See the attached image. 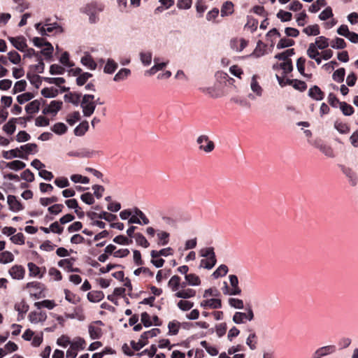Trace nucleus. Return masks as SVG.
Segmentation results:
<instances>
[{
	"label": "nucleus",
	"mask_w": 358,
	"mask_h": 358,
	"mask_svg": "<svg viewBox=\"0 0 358 358\" xmlns=\"http://www.w3.org/2000/svg\"><path fill=\"white\" fill-rule=\"evenodd\" d=\"M89 129V123L87 120L80 122L75 129L74 134L77 136H83Z\"/></svg>",
	"instance_id": "31"
},
{
	"label": "nucleus",
	"mask_w": 358,
	"mask_h": 358,
	"mask_svg": "<svg viewBox=\"0 0 358 358\" xmlns=\"http://www.w3.org/2000/svg\"><path fill=\"white\" fill-rule=\"evenodd\" d=\"M62 104V101H52L49 106L43 109L42 113L43 115L52 114L55 115L61 110Z\"/></svg>",
	"instance_id": "6"
},
{
	"label": "nucleus",
	"mask_w": 358,
	"mask_h": 358,
	"mask_svg": "<svg viewBox=\"0 0 358 358\" xmlns=\"http://www.w3.org/2000/svg\"><path fill=\"white\" fill-rule=\"evenodd\" d=\"M51 130L57 135H63L67 131L68 127L63 122H57L51 127Z\"/></svg>",
	"instance_id": "37"
},
{
	"label": "nucleus",
	"mask_w": 358,
	"mask_h": 358,
	"mask_svg": "<svg viewBox=\"0 0 358 358\" xmlns=\"http://www.w3.org/2000/svg\"><path fill=\"white\" fill-rule=\"evenodd\" d=\"M185 280L187 282L188 285L198 286L201 284V280L198 275L194 273H189L185 275Z\"/></svg>",
	"instance_id": "40"
},
{
	"label": "nucleus",
	"mask_w": 358,
	"mask_h": 358,
	"mask_svg": "<svg viewBox=\"0 0 358 358\" xmlns=\"http://www.w3.org/2000/svg\"><path fill=\"white\" fill-rule=\"evenodd\" d=\"M8 60L13 64H19L21 62L20 55L15 50L10 51L8 53Z\"/></svg>",
	"instance_id": "62"
},
{
	"label": "nucleus",
	"mask_w": 358,
	"mask_h": 358,
	"mask_svg": "<svg viewBox=\"0 0 358 358\" xmlns=\"http://www.w3.org/2000/svg\"><path fill=\"white\" fill-rule=\"evenodd\" d=\"M2 155L3 157L6 159H11L13 158H21L24 159H27V157H26L24 154L20 153L19 148H16L15 149H12L8 151H3Z\"/></svg>",
	"instance_id": "13"
},
{
	"label": "nucleus",
	"mask_w": 358,
	"mask_h": 358,
	"mask_svg": "<svg viewBox=\"0 0 358 358\" xmlns=\"http://www.w3.org/2000/svg\"><path fill=\"white\" fill-rule=\"evenodd\" d=\"M345 76V69L344 68H339L334 72L332 78L336 83H341L344 81Z\"/></svg>",
	"instance_id": "43"
},
{
	"label": "nucleus",
	"mask_w": 358,
	"mask_h": 358,
	"mask_svg": "<svg viewBox=\"0 0 358 358\" xmlns=\"http://www.w3.org/2000/svg\"><path fill=\"white\" fill-rule=\"evenodd\" d=\"M180 277L177 275L172 276L168 282L169 287H170L173 292L177 291L180 288Z\"/></svg>",
	"instance_id": "41"
},
{
	"label": "nucleus",
	"mask_w": 358,
	"mask_h": 358,
	"mask_svg": "<svg viewBox=\"0 0 358 358\" xmlns=\"http://www.w3.org/2000/svg\"><path fill=\"white\" fill-rule=\"evenodd\" d=\"M88 331L91 339H99L102 336V330L99 327H96L93 324L88 326Z\"/></svg>",
	"instance_id": "32"
},
{
	"label": "nucleus",
	"mask_w": 358,
	"mask_h": 358,
	"mask_svg": "<svg viewBox=\"0 0 358 358\" xmlns=\"http://www.w3.org/2000/svg\"><path fill=\"white\" fill-rule=\"evenodd\" d=\"M176 296L180 299H189L196 295V291L193 289H182L176 293Z\"/></svg>",
	"instance_id": "34"
},
{
	"label": "nucleus",
	"mask_w": 358,
	"mask_h": 358,
	"mask_svg": "<svg viewBox=\"0 0 358 358\" xmlns=\"http://www.w3.org/2000/svg\"><path fill=\"white\" fill-rule=\"evenodd\" d=\"M9 275L15 280H22L24 277L25 268L21 265H14L8 271Z\"/></svg>",
	"instance_id": "8"
},
{
	"label": "nucleus",
	"mask_w": 358,
	"mask_h": 358,
	"mask_svg": "<svg viewBox=\"0 0 358 358\" xmlns=\"http://www.w3.org/2000/svg\"><path fill=\"white\" fill-rule=\"evenodd\" d=\"M234 13V3L230 1H225L221 7V16L226 17Z\"/></svg>",
	"instance_id": "27"
},
{
	"label": "nucleus",
	"mask_w": 358,
	"mask_h": 358,
	"mask_svg": "<svg viewBox=\"0 0 358 358\" xmlns=\"http://www.w3.org/2000/svg\"><path fill=\"white\" fill-rule=\"evenodd\" d=\"M94 95L93 94H85L83 96L80 107L83 109V113L85 117H90L94 113L96 109V103L94 102Z\"/></svg>",
	"instance_id": "3"
},
{
	"label": "nucleus",
	"mask_w": 358,
	"mask_h": 358,
	"mask_svg": "<svg viewBox=\"0 0 358 358\" xmlns=\"http://www.w3.org/2000/svg\"><path fill=\"white\" fill-rule=\"evenodd\" d=\"M342 172L348 178L350 184L355 187L357 185L358 178L356 173L349 167L345 166H341Z\"/></svg>",
	"instance_id": "12"
},
{
	"label": "nucleus",
	"mask_w": 358,
	"mask_h": 358,
	"mask_svg": "<svg viewBox=\"0 0 358 358\" xmlns=\"http://www.w3.org/2000/svg\"><path fill=\"white\" fill-rule=\"evenodd\" d=\"M308 95L312 99L315 101H322L324 98V93L317 85H313L309 90Z\"/></svg>",
	"instance_id": "14"
},
{
	"label": "nucleus",
	"mask_w": 358,
	"mask_h": 358,
	"mask_svg": "<svg viewBox=\"0 0 358 358\" xmlns=\"http://www.w3.org/2000/svg\"><path fill=\"white\" fill-rule=\"evenodd\" d=\"M196 143L199 145V149L206 153L211 152L215 149V143L210 140L207 135H200L196 138Z\"/></svg>",
	"instance_id": "4"
},
{
	"label": "nucleus",
	"mask_w": 358,
	"mask_h": 358,
	"mask_svg": "<svg viewBox=\"0 0 358 358\" xmlns=\"http://www.w3.org/2000/svg\"><path fill=\"white\" fill-rule=\"evenodd\" d=\"M315 46L319 50H324L329 47V38H326L325 36H321L315 39Z\"/></svg>",
	"instance_id": "44"
},
{
	"label": "nucleus",
	"mask_w": 358,
	"mask_h": 358,
	"mask_svg": "<svg viewBox=\"0 0 358 358\" xmlns=\"http://www.w3.org/2000/svg\"><path fill=\"white\" fill-rule=\"evenodd\" d=\"M14 260L13 255L9 251H4L0 253V263L8 264Z\"/></svg>",
	"instance_id": "56"
},
{
	"label": "nucleus",
	"mask_w": 358,
	"mask_h": 358,
	"mask_svg": "<svg viewBox=\"0 0 358 358\" xmlns=\"http://www.w3.org/2000/svg\"><path fill=\"white\" fill-rule=\"evenodd\" d=\"M29 306L24 300L15 305V309L18 312V315L25 314L29 310Z\"/></svg>",
	"instance_id": "52"
},
{
	"label": "nucleus",
	"mask_w": 358,
	"mask_h": 358,
	"mask_svg": "<svg viewBox=\"0 0 358 358\" xmlns=\"http://www.w3.org/2000/svg\"><path fill=\"white\" fill-rule=\"evenodd\" d=\"M266 45L263 43L262 41H259L257 42V46L254 50L253 52L250 55V56L255 57H260L265 55L266 53Z\"/></svg>",
	"instance_id": "35"
},
{
	"label": "nucleus",
	"mask_w": 358,
	"mask_h": 358,
	"mask_svg": "<svg viewBox=\"0 0 358 358\" xmlns=\"http://www.w3.org/2000/svg\"><path fill=\"white\" fill-rule=\"evenodd\" d=\"M229 271L228 267L225 264H221L217 269L213 273L212 275L214 278H218L220 277L225 276Z\"/></svg>",
	"instance_id": "46"
},
{
	"label": "nucleus",
	"mask_w": 358,
	"mask_h": 358,
	"mask_svg": "<svg viewBox=\"0 0 358 358\" xmlns=\"http://www.w3.org/2000/svg\"><path fill=\"white\" fill-rule=\"evenodd\" d=\"M70 346L73 350H83L85 348V341L81 337H76L72 342L70 341Z\"/></svg>",
	"instance_id": "25"
},
{
	"label": "nucleus",
	"mask_w": 358,
	"mask_h": 358,
	"mask_svg": "<svg viewBox=\"0 0 358 358\" xmlns=\"http://www.w3.org/2000/svg\"><path fill=\"white\" fill-rule=\"evenodd\" d=\"M104 6L103 4L93 1L87 3L83 9V12L85 14H92L95 13L101 12L103 10Z\"/></svg>",
	"instance_id": "9"
},
{
	"label": "nucleus",
	"mask_w": 358,
	"mask_h": 358,
	"mask_svg": "<svg viewBox=\"0 0 358 358\" xmlns=\"http://www.w3.org/2000/svg\"><path fill=\"white\" fill-rule=\"evenodd\" d=\"M295 43L294 41L292 39H289L287 38H281L277 44V49L280 50L285 48H289L294 45Z\"/></svg>",
	"instance_id": "54"
},
{
	"label": "nucleus",
	"mask_w": 358,
	"mask_h": 358,
	"mask_svg": "<svg viewBox=\"0 0 358 358\" xmlns=\"http://www.w3.org/2000/svg\"><path fill=\"white\" fill-rule=\"evenodd\" d=\"M37 148L38 146L36 143H27L21 145L19 148L20 151H23L24 152L22 153L27 157V155L36 153L38 151Z\"/></svg>",
	"instance_id": "33"
},
{
	"label": "nucleus",
	"mask_w": 358,
	"mask_h": 358,
	"mask_svg": "<svg viewBox=\"0 0 358 358\" xmlns=\"http://www.w3.org/2000/svg\"><path fill=\"white\" fill-rule=\"evenodd\" d=\"M131 70L129 69L122 68L115 75L113 80L115 82H120L127 79L131 75Z\"/></svg>",
	"instance_id": "30"
},
{
	"label": "nucleus",
	"mask_w": 358,
	"mask_h": 358,
	"mask_svg": "<svg viewBox=\"0 0 358 358\" xmlns=\"http://www.w3.org/2000/svg\"><path fill=\"white\" fill-rule=\"evenodd\" d=\"M43 103V104L45 103V101L43 99H35L31 102H29L27 106H25V110L29 114H33L38 113L40 109L41 103Z\"/></svg>",
	"instance_id": "15"
},
{
	"label": "nucleus",
	"mask_w": 358,
	"mask_h": 358,
	"mask_svg": "<svg viewBox=\"0 0 358 358\" xmlns=\"http://www.w3.org/2000/svg\"><path fill=\"white\" fill-rule=\"evenodd\" d=\"M160 332L161 330L158 328H154L151 330L145 331L141 335V338L138 342H136L135 341H131L130 345L134 350L139 351L148 343V339L150 338L157 336L160 334Z\"/></svg>",
	"instance_id": "2"
},
{
	"label": "nucleus",
	"mask_w": 358,
	"mask_h": 358,
	"mask_svg": "<svg viewBox=\"0 0 358 358\" xmlns=\"http://www.w3.org/2000/svg\"><path fill=\"white\" fill-rule=\"evenodd\" d=\"M339 107L343 114L345 116H350L355 112L354 108L351 105L344 101L340 103Z\"/></svg>",
	"instance_id": "49"
},
{
	"label": "nucleus",
	"mask_w": 358,
	"mask_h": 358,
	"mask_svg": "<svg viewBox=\"0 0 358 358\" xmlns=\"http://www.w3.org/2000/svg\"><path fill=\"white\" fill-rule=\"evenodd\" d=\"M69 157H75L79 158H90L93 155V152L83 148L76 151H70L67 153Z\"/></svg>",
	"instance_id": "21"
},
{
	"label": "nucleus",
	"mask_w": 358,
	"mask_h": 358,
	"mask_svg": "<svg viewBox=\"0 0 358 358\" xmlns=\"http://www.w3.org/2000/svg\"><path fill=\"white\" fill-rule=\"evenodd\" d=\"M80 120V114L79 111H74L72 113L69 114L66 117V122L71 125L73 126L76 124V122Z\"/></svg>",
	"instance_id": "64"
},
{
	"label": "nucleus",
	"mask_w": 358,
	"mask_h": 358,
	"mask_svg": "<svg viewBox=\"0 0 358 358\" xmlns=\"http://www.w3.org/2000/svg\"><path fill=\"white\" fill-rule=\"evenodd\" d=\"M80 62L83 66L90 70H95L97 66L96 63L93 59L92 55L89 53H85V55L81 57Z\"/></svg>",
	"instance_id": "19"
},
{
	"label": "nucleus",
	"mask_w": 358,
	"mask_h": 358,
	"mask_svg": "<svg viewBox=\"0 0 358 358\" xmlns=\"http://www.w3.org/2000/svg\"><path fill=\"white\" fill-rule=\"evenodd\" d=\"M41 93L45 98H55L58 95L59 90L54 87H45Z\"/></svg>",
	"instance_id": "45"
},
{
	"label": "nucleus",
	"mask_w": 358,
	"mask_h": 358,
	"mask_svg": "<svg viewBox=\"0 0 358 358\" xmlns=\"http://www.w3.org/2000/svg\"><path fill=\"white\" fill-rule=\"evenodd\" d=\"M27 266L30 277H36L41 279L43 277L46 271L44 267L43 271H41V268L33 262L28 263Z\"/></svg>",
	"instance_id": "11"
},
{
	"label": "nucleus",
	"mask_w": 358,
	"mask_h": 358,
	"mask_svg": "<svg viewBox=\"0 0 358 358\" xmlns=\"http://www.w3.org/2000/svg\"><path fill=\"white\" fill-rule=\"evenodd\" d=\"M59 62L66 67H72L74 63L70 61V55L68 52H64L59 57Z\"/></svg>",
	"instance_id": "50"
},
{
	"label": "nucleus",
	"mask_w": 358,
	"mask_h": 358,
	"mask_svg": "<svg viewBox=\"0 0 358 358\" xmlns=\"http://www.w3.org/2000/svg\"><path fill=\"white\" fill-rule=\"evenodd\" d=\"M250 87L252 91L256 94L257 96H262V88L259 85L258 82L257 81V76L254 75L252 77L251 83H250Z\"/></svg>",
	"instance_id": "42"
},
{
	"label": "nucleus",
	"mask_w": 358,
	"mask_h": 358,
	"mask_svg": "<svg viewBox=\"0 0 358 358\" xmlns=\"http://www.w3.org/2000/svg\"><path fill=\"white\" fill-rule=\"evenodd\" d=\"M45 48L40 51V54L44 55L46 60L50 61L54 51L53 45L48 41L44 42Z\"/></svg>",
	"instance_id": "23"
},
{
	"label": "nucleus",
	"mask_w": 358,
	"mask_h": 358,
	"mask_svg": "<svg viewBox=\"0 0 358 358\" xmlns=\"http://www.w3.org/2000/svg\"><path fill=\"white\" fill-rule=\"evenodd\" d=\"M81 94L77 92H69L64 96L65 102L71 103L76 106H78L80 103Z\"/></svg>",
	"instance_id": "18"
},
{
	"label": "nucleus",
	"mask_w": 358,
	"mask_h": 358,
	"mask_svg": "<svg viewBox=\"0 0 358 358\" xmlns=\"http://www.w3.org/2000/svg\"><path fill=\"white\" fill-rule=\"evenodd\" d=\"M229 304L231 307H233L236 309H243L244 303L242 299H239L237 298H229L228 300Z\"/></svg>",
	"instance_id": "61"
},
{
	"label": "nucleus",
	"mask_w": 358,
	"mask_h": 358,
	"mask_svg": "<svg viewBox=\"0 0 358 358\" xmlns=\"http://www.w3.org/2000/svg\"><path fill=\"white\" fill-rule=\"evenodd\" d=\"M331 47L337 50L344 49L346 47V43L343 38L336 37L331 41Z\"/></svg>",
	"instance_id": "55"
},
{
	"label": "nucleus",
	"mask_w": 358,
	"mask_h": 358,
	"mask_svg": "<svg viewBox=\"0 0 358 358\" xmlns=\"http://www.w3.org/2000/svg\"><path fill=\"white\" fill-rule=\"evenodd\" d=\"M87 296L90 302L97 303L104 298V294L102 291H92L88 292Z\"/></svg>",
	"instance_id": "28"
},
{
	"label": "nucleus",
	"mask_w": 358,
	"mask_h": 358,
	"mask_svg": "<svg viewBox=\"0 0 358 358\" xmlns=\"http://www.w3.org/2000/svg\"><path fill=\"white\" fill-rule=\"evenodd\" d=\"M8 39L13 47L20 52H24L27 48L26 38L23 36L17 37L8 36Z\"/></svg>",
	"instance_id": "5"
},
{
	"label": "nucleus",
	"mask_w": 358,
	"mask_h": 358,
	"mask_svg": "<svg viewBox=\"0 0 358 358\" xmlns=\"http://www.w3.org/2000/svg\"><path fill=\"white\" fill-rule=\"evenodd\" d=\"M200 306L204 308L209 307L213 309H218L222 308V301L220 299H206L201 301Z\"/></svg>",
	"instance_id": "16"
},
{
	"label": "nucleus",
	"mask_w": 358,
	"mask_h": 358,
	"mask_svg": "<svg viewBox=\"0 0 358 358\" xmlns=\"http://www.w3.org/2000/svg\"><path fill=\"white\" fill-rule=\"evenodd\" d=\"M326 5V0H317L310 6L308 10L310 13H315L320 10V7H324Z\"/></svg>",
	"instance_id": "57"
},
{
	"label": "nucleus",
	"mask_w": 358,
	"mask_h": 358,
	"mask_svg": "<svg viewBox=\"0 0 358 358\" xmlns=\"http://www.w3.org/2000/svg\"><path fill=\"white\" fill-rule=\"evenodd\" d=\"M27 78L30 82V83L34 85L36 89H38L41 85L42 81L43 80L44 77H41L39 75L34 74L32 72H27Z\"/></svg>",
	"instance_id": "20"
},
{
	"label": "nucleus",
	"mask_w": 358,
	"mask_h": 358,
	"mask_svg": "<svg viewBox=\"0 0 358 358\" xmlns=\"http://www.w3.org/2000/svg\"><path fill=\"white\" fill-rule=\"evenodd\" d=\"M303 31L308 36H317L320 34V28L317 24L309 25Z\"/></svg>",
	"instance_id": "53"
},
{
	"label": "nucleus",
	"mask_w": 358,
	"mask_h": 358,
	"mask_svg": "<svg viewBox=\"0 0 358 358\" xmlns=\"http://www.w3.org/2000/svg\"><path fill=\"white\" fill-rule=\"evenodd\" d=\"M135 240L136 243L138 245H141L145 248H147L149 247L150 243L148 241V240L145 238V237L141 234V233H136L135 234Z\"/></svg>",
	"instance_id": "59"
},
{
	"label": "nucleus",
	"mask_w": 358,
	"mask_h": 358,
	"mask_svg": "<svg viewBox=\"0 0 358 358\" xmlns=\"http://www.w3.org/2000/svg\"><path fill=\"white\" fill-rule=\"evenodd\" d=\"M180 327V322L176 320H173L169 322L168 329L169 335H177Z\"/></svg>",
	"instance_id": "47"
},
{
	"label": "nucleus",
	"mask_w": 358,
	"mask_h": 358,
	"mask_svg": "<svg viewBox=\"0 0 358 358\" xmlns=\"http://www.w3.org/2000/svg\"><path fill=\"white\" fill-rule=\"evenodd\" d=\"M47 319V315L45 312L41 311L37 313L36 311H32L29 314V320L31 323H38L39 322H44Z\"/></svg>",
	"instance_id": "17"
},
{
	"label": "nucleus",
	"mask_w": 358,
	"mask_h": 358,
	"mask_svg": "<svg viewBox=\"0 0 358 358\" xmlns=\"http://www.w3.org/2000/svg\"><path fill=\"white\" fill-rule=\"evenodd\" d=\"M17 122V119L15 117L10 118L3 127V130L8 135H12L15 129V124Z\"/></svg>",
	"instance_id": "24"
},
{
	"label": "nucleus",
	"mask_w": 358,
	"mask_h": 358,
	"mask_svg": "<svg viewBox=\"0 0 358 358\" xmlns=\"http://www.w3.org/2000/svg\"><path fill=\"white\" fill-rule=\"evenodd\" d=\"M45 26L46 27V31H48V33H52L54 31H55L56 34L62 33L63 29L62 27L57 23H45Z\"/></svg>",
	"instance_id": "51"
},
{
	"label": "nucleus",
	"mask_w": 358,
	"mask_h": 358,
	"mask_svg": "<svg viewBox=\"0 0 358 358\" xmlns=\"http://www.w3.org/2000/svg\"><path fill=\"white\" fill-rule=\"evenodd\" d=\"M26 166V164L22 161L20 160H13L12 162H8L6 164V167L17 171L23 169Z\"/></svg>",
	"instance_id": "36"
},
{
	"label": "nucleus",
	"mask_w": 358,
	"mask_h": 358,
	"mask_svg": "<svg viewBox=\"0 0 358 358\" xmlns=\"http://www.w3.org/2000/svg\"><path fill=\"white\" fill-rule=\"evenodd\" d=\"M170 234L166 231H160L157 234L159 239L158 245H166L169 243Z\"/></svg>",
	"instance_id": "63"
},
{
	"label": "nucleus",
	"mask_w": 358,
	"mask_h": 358,
	"mask_svg": "<svg viewBox=\"0 0 358 358\" xmlns=\"http://www.w3.org/2000/svg\"><path fill=\"white\" fill-rule=\"evenodd\" d=\"M250 331H251V333L246 339V345L250 350H254L257 348V337L256 334L252 331V330H250Z\"/></svg>",
	"instance_id": "39"
},
{
	"label": "nucleus",
	"mask_w": 358,
	"mask_h": 358,
	"mask_svg": "<svg viewBox=\"0 0 358 358\" xmlns=\"http://www.w3.org/2000/svg\"><path fill=\"white\" fill-rule=\"evenodd\" d=\"M317 350L319 351L322 357H323L324 356L334 353L336 350V348L333 345H326L318 348Z\"/></svg>",
	"instance_id": "48"
},
{
	"label": "nucleus",
	"mask_w": 358,
	"mask_h": 358,
	"mask_svg": "<svg viewBox=\"0 0 358 358\" xmlns=\"http://www.w3.org/2000/svg\"><path fill=\"white\" fill-rule=\"evenodd\" d=\"M159 61H160L159 57H155L154 58V62H155L154 66H152L150 69L147 70L145 73V75L152 76V75L155 74L157 71L162 70L164 68H165L167 66L168 62H160Z\"/></svg>",
	"instance_id": "10"
},
{
	"label": "nucleus",
	"mask_w": 358,
	"mask_h": 358,
	"mask_svg": "<svg viewBox=\"0 0 358 358\" xmlns=\"http://www.w3.org/2000/svg\"><path fill=\"white\" fill-rule=\"evenodd\" d=\"M118 64L113 59H108L103 68V72L107 74H113L117 70Z\"/></svg>",
	"instance_id": "26"
},
{
	"label": "nucleus",
	"mask_w": 358,
	"mask_h": 358,
	"mask_svg": "<svg viewBox=\"0 0 358 358\" xmlns=\"http://www.w3.org/2000/svg\"><path fill=\"white\" fill-rule=\"evenodd\" d=\"M315 147L320 150L325 156L334 158L335 157L332 148L322 143H317Z\"/></svg>",
	"instance_id": "22"
},
{
	"label": "nucleus",
	"mask_w": 358,
	"mask_h": 358,
	"mask_svg": "<svg viewBox=\"0 0 358 358\" xmlns=\"http://www.w3.org/2000/svg\"><path fill=\"white\" fill-rule=\"evenodd\" d=\"M34 97V95L31 92H24L23 94H19L17 96V101L19 104H23L30 100H31Z\"/></svg>",
	"instance_id": "60"
},
{
	"label": "nucleus",
	"mask_w": 358,
	"mask_h": 358,
	"mask_svg": "<svg viewBox=\"0 0 358 358\" xmlns=\"http://www.w3.org/2000/svg\"><path fill=\"white\" fill-rule=\"evenodd\" d=\"M199 255L206 259H201L199 265L200 268H204L208 270L212 269L217 263L216 255L213 247L203 248L200 250Z\"/></svg>",
	"instance_id": "1"
},
{
	"label": "nucleus",
	"mask_w": 358,
	"mask_h": 358,
	"mask_svg": "<svg viewBox=\"0 0 358 358\" xmlns=\"http://www.w3.org/2000/svg\"><path fill=\"white\" fill-rule=\"evenodd\" d=\"M334 127L341 134H347L350 132V126L345 122H343L338 120L334 122Z\"/></svg>",
	"instance_id": "29"
},
{
	"label": "nucleus",
	"mask_w": 358,
	"mask_h": 358,
	"mask_svg": "<svg viewBox=\"0 0 358 358\" xmlns=\"http://www.w3.org/2000/svg\"><path fill=\"white\" fill-rule=\"evenodd\" d=\"M7 203L9 206V210L13 212L16 213L24 209L23 205L14 195H8L7 196Z\"/></svg>",
	"instance_id": "7"
},
{
	"label": "nucleus",
	"mask_w": 358,
	"mask_h": 358,
	"mask_svg": "<svg viewBox=\"0 0 358 358\" xmlns=\"http://www.w3.org/2000/svg\"><path fill=\"white\" fill-rule=\"evenodd\" d=\"M139 57L141 63L144 66H148L151 64L152 54L151 52H141Z\"/></svg>",
	"instance_id": "38"
},
{
	"label": "nucleus",
	"mask_w": 358,
	"mask_h": 358,
	"mask_svg": "<svg viewBox=\"0 0 358 358\" xmlns=\"http://www.w3.org/2000/svg\"><path fill=\"white\" fill-rule=\"evenodd\" d=\"M27 87V82L24 80L17 81L13 88V94H15L18 92L25 91Z\"/></svg>",
	"instance_id": "58"
}]
</instances>
